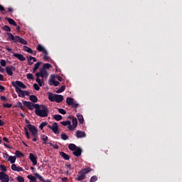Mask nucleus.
Instances as JSON below:
<instances>
[{
	"instance_id": "obj_19",
	"label": "nucleus",
	"mask_w": 182,
	"mask_h": 182,
	"mask_svg": "<svg viewBox=\"0 0 182 182\" xmlns=\"http://www.w3.org/2000/svg\"><path fill=\"white\" fill-rule=\"evenodd\" d=\"M48 100L50 102H55L56 95H53L52 92H48Z\"/></svg>"
},
{
	"instance_id": "obj_59",
	"label": "nucleus",
	"mask_w": 182,
	"mask_h": 182,
	"mask_svg": "<svg viewBox=\"0 0 182 182\" xmlns=\"http://www.w3.org/2000/svg\"><path fill=\"white\" fill-rule=\"evenodd\" d=\"M0 99H1V100H3L4 102H6V97H5V96H1Z\"/></svg>"
},
{
	"instance_id": "obj_7",
	"label": "nucleus",
	"mask_w": 182,
	"mask_h": 182,
	"mask_svg": "<svg viewBox=\"0 0 182 182\" xmlns=\"http://www.w3.org/2000/svg\"><path fill=\"white\" fill-rule=\"evenodd\" d=\"M48 129H50L55 133V134H59V127L58 123L54 122L52 126L48 125Z\"/></svg>"
},
{
	"instance_id": "obj_14",
	"label": "nucleus",
	"mask_w": 182,
	"mask_h": 182,
	"mask_svg": "<svg viewBox=\"0 0 182 182\" xmlns=\"http://www.w3.org/2000/svg\"><path fill=\"white\" fill-rule=\"evenodd\" d=\"M11 170H13V171H23V168L22 167L16 166L15 164L11 165Z\"/></svg>"
},
{
	"instance_id": "obj_64",
	"label": "nucleus",
	"mask_w": 182,
	"mask_h": 182,
	"mask_svg": "<svg viewBox=\"0 0 182 182\" xmlns=\"http://www.w3.org/2000/svg\"><path fill=\"white\" fill-rule=\"evenodd\" d=\"M63 182H68V178H62Z\"/></svg>"
},
{
	"instance_id": "obj_1",
	"label": "nucleus",
	"mask_w": 182,
	"mask_h": 182,
	"mask_svg": "<svg viewBox=\"0 0 182 182\" xmlns=\"http://www.w3.org/2000/svg\"><path fill=\"white\" fill-rule=\"evenodd\" d=\"M23 104L29 110H33L34 108L36 109L35 114L40 117H48V114H49V109L45 105H39L28 101H23Z\"/></svg>"
},
{
	"instance_id": "obj_61",
	"label": "nucleus",
	"mask_w": 182,
	"mask_h": 182,
	"mask_svg": "<svg viewBox=\"0 0 182 182\" xmlns=\"http://www.w3.org/2000/svg\"><path fill=\"white\" fill-rule=\"evenodd\" d=\"M5 90V87L0 85V92H4Z\"/></svg>"
},
{
	"instance_id": "obj_58",
	"label": "nucleus",
	"mask_w": 182,
	"mask_h": 182,
	"mask_svg": "<svg viewBox=\"0 0 182 182\" xmlns=\"http://www.w3.org/2000/svg\"><path fill=\"white\" fill-rule=\"evenodd\" d=\"M65 166L69 170H72V165L70 164H66Z\"/></svg>"
},
{
	"instance_id": "obj_60",
	"label": "nucleus",
	"mask_w": 182,
	"mask_h": 182,
	"mask_svg": "<svg viewBox=\"0 0 182 182\" xmlns=\"http://www.w3.org/2000/svg\"><path fill=\"white\" fill-rule=\"evenodd\" d=\"M27 59H28V62H31V60H33V57H32V56H28V57H27Z\"/></svg>"
},
{
	"instance_id": "obj_8",
	"label": "nucleus",
	"mask_w": 182,
	"mask_h": 182,
	"mask_svg": "<svg viewBox=\"0 0 182 182\" xmlns=\"http://www.w3.org/2000/svg\"><path fill=\"white\" fill-rule=\"evenodd\" d=\"M0 180L1 182H9V176L5 172H0Z\"/></svg>"
},
{
	"instance_id": "obj_45",
	"label": "nucleus",
	"mask_w": 182,
	"mask_h": 182,
	"mask_svg": "<svg viewBox=\"0 0 182 182\" xmlns=\"http://www.w3.org/2000/svg\"><path fill=\"white\" fill-rule=\"evenodd\" d=\"M58 112H59L61 114H66V111L62 108H58Z\"/></svg>"
},
{
	"instance_id": "obj_26",
	"label": "nucleus",
	"mask_w": 182,
	"mask_h": 182,
	"mask_svg": "<svg viewBox=\"0 0 182 182\" xmlns=\"http://www.w3.org/2000/svg\"><path fill=\"white\" fill-rule=\"evenodd\" d=\"M79 146H77L76 145H75V144H70L68 145V149L69 150H70L71 151H75L76 150L77 148H78Z\"/></svg>"
},
{
	"instance_id": "obj_16",
	"label": "nucleus",
	"mask_w": 182,
	"mask_h": 182,
	"mask_svg": "<svg viewBox=\"0 0 182 182\" xmlns=\"http://www.w3.org/2000/svg\"><path fill=\"white\" fill-rule=\"evenodd\" d=\"M5 19H6V21H8V22H9V23H10V25H13V26H18L15 20L11 18H9V17H6Z\"/></svg>"
},
{
	"instance_id": "obj_11",
	"label": "nucleus",
	"mask_w": 182,
	"mask_h": 182,
	"mask_svg": "<svg viewBox=\"0 0 182 182\" xmlns=\"http://www.w3.org/2000/svg\"><path fill=\"white\" fill-rule=\"evenodd\" d=\"M75 136L77 137V139H82L83 137H86V133H85V132L77 130L76 132Z\"/></svg>"
},
{
	"instance_id": "obj_52",
	"label": "nucleus",
	"mask_w": 182,
	"mask_h": 182,
	"mask_svg": "<svg viewBox=\"0 0 182 182\" xmlns=\"http://www.w3.org/2000/svg\"><path fill=\"white\" fill-rule=\"evenodd\" d=\"M1 65L3 66L4 68V66H6V61H5V60H1L0 61Z\"/></svg>"
},
{
	"instance_id": "obj_21",
	"label": "nucleus",
	"mask_w": 182,
	"mask_h": 182,
	"mask_svg": "<svg viewBox=\"0 0 182 182\" xmlns=\"http://www.w3.org/2000/svg\"><path fill=\"white\" fill-rule=\"evenodd\" d=\"M16 93H18L19 97H25V94L21 88H16Z\"/></svg>"
},
{
	"instance_id": "obj_48",
	"label": "nucleus",
	"mask_w": 182,
	"mask_h": 182,
	"mask_svg": "<svg viewBox=\"0 0 182 182\" xmlns=\"http://www.w3.org/2000/svg\"><path fill=\"white\" fill-rule=\"evenodd\" d=\"M48 144H50V147H53V149H59V145L58 144L53 145V144H52L51 142H49Z\"/></svg>"
},
{
	"instance_id": "obj_35",
	"label": "nucleus",
	"mask_w": 182,
	"mask_h": 182,
	"mask_svg": "<svg viewBox=\"0 0 182 182\" xmlns=\"http://www.w3.org/2000/svg\"><path fill=\"white\" fill-rule=\"evenodd\" d=\"M27 178H28V180H31V182H36V178L32 175H28L27 176Z\"/></svg>"
},
{
	"instance_id": "obj_62",
	"label": "nucleus",
	"mask_w": 182,
	"mask_h": 182,
	"mask_svg": "<svg viewBox=\"0 0 182 182\" xmlns=\"http://www.w3.org/2000/svg\"><path fill=\"white\" fill-rule=\"evenodd\" d=\"M3 140L6 142V143H9V139H8V138L6 137H4Z\"/></svg>"
},
{
	"instance_id": "obj_63",
	"label": "nucleus",
	"mask_w": 182,
	"mask_h": 182,
	"mask_svg": "<svg viewBox=\"0 0 182 182\" xmlns=\"http://www.w3.org/2000/svg\"><path fill=\"white\" fill-rule=\"evenodd\" d=\"M24 92V96H29V91H23Z\"/></svg>"
},
{
	"instance_id": "obj_57",
	"label": "nucleus",
	"mask_w": 182,
	"mask_h": 182,
	"mask_svg": "<svg viewBox=\"0 0 182 182\" xmlns=\"http://www.w3.org/2000/svg\"><path fill=\"white\" fill-rule=\"evenodd\" d=\"M55 77L59 80V82H62V80H63V78L60 75H57Z\"/></svg>"
},
{
	"instance_id": "obj_32",
	"label": "nucleus",
	"mask_w": 182,
	"mask_h": 182,
	"mask_svg": "<svg viewBox=\"0 0 182 182\" xmlns=\"http://www.w3.org/2000/svg\"><path fill=\"white\" fill-rule=\"evenodd\" d=\"M53 119L56 120L57 122H59L60 120H62L63 117L60 114H55L53 116Z\"/></svg>"
},
{
	"instance_id": "obj_15",
	"label": "nucleus",
	"mask_w": 182,
	"mask_h": 182,
	"mask_svg": "<svg viewBox=\"0 0 182 182\" xmlns=\"http://www.w3.org/2000/svg\"><path fill=\"white\" fill-rule=\"evenodd\" d=\"M37 50L38 52H42L43 53H46L48 51L46 49H45V47H43L42 45L38 44L37 46Z\"/></svg>"
},
{
	"instance_id": "obj_24",
	"label": "nucleus",
	"mask_w": 182,
	"mask_h": 182,
	"mask_svg": "<svg viewBox=\"0 0 182 182\" xmlns=\"http://www.w3.org/2000/svg\"><path fill=\"white\" fill-rule=\"evenodd\" d=\"M31 136L33 137V139H32L33 141H38V139H39V135L38 134V132H33L31 134Z\"/></svg>"
},
{
	"instance_id": "obj_29",
	"label": "nucleus",
	"mask_w": 182,
	"mask_h": 182,
	"mask_svg": "<svg viewBox=\"0 0 182 182\" xmlns=\"http://www.w3.org/2000/svg\"><path fill=\"white\" fill-rule=\"evenodd\" d=\"M29 100L31 102H33V103H36L38 102V97H36V95H30Z\"/></svg>"
},
{
	"instance_id": "obj_17",
	"label": "nucleus",
	"mask_w": 182,
	"mask_h": 182,
	"mask_svg": "<svg viewBox=\"0 0 182 182\" xmlns=\"http://www.w3.org/2000/svg\"><path fill=\"white\" fill-rule=\"evenodd\" d=\"M34 176L36 177H37V178H38L40 180V181H43V182H51L50 180L48 179L46 181H45V179H43V177H42V176H41L39 173H34Z\"/></svg>"
},
{
	"instance_id": "obj_51",
	"label": "nucleus",
	"mask_w": 182,
	"mask_h": 182,
	"mask_svg": "<svg viewBox=\"0 0 182 182\" xmlns=\"http://www.w3.org/2000/svg\"><path fill=\"white\" fill-rule=\"evenodd\" d=\"M3 107H6L7 109H10V107H12V104H9V103L4 104Z\"/></svg>"
},
{
	"instance_id": "obj_43",
	"label": "nucleus",
	"mask_w": 182,
	"mask_h": 182,
	"mask_svg": "<svg viewBox=\"0 0 182 182\" xmlns=\"http://www.w3.org/2000/svg\"><path fill=\"white\" fill-rule=\"evenodd\" d=\"M4 31H6V32H11V27L6 25L3 27Z\"/></svg>"
},
{
	"instance_id": "obj_39",
	"label": "nucleus",
	"mask_w": 182,
	"mask_h": 182,
	"mask_svg": "<svg viewBox=\"0 0 182 182\" xmlns=\"http://www.w3.org/2000/svg\"><path fill=\"white\" fill-rule=\"evenodd\" d=\"M61 139L62 140H68L69 139V136L66 134V133L61 134Z\"/></svg>"
},
{
	"instance_id": "obj_36",
	"label": "nucleus",
	"mask_w": 182,
	"mask_h": 182,
	"mask_svg": "<svg viewBox=\"0 0 182 182\" xmlns=\"http://www.w3.org/2000/svg\"><path fill=\"white\" fill-rule=\"evenodd\" d=\"M14 107H20L21 110H25V108L23 107V105H22V102H17V105H15Z\"/></svg>"
},
{
	"instance_id": "obj_37",
	"label": "nucleus",
	"mask_w": 182,
	"mask_h": 182,
	"mask_svg": "<svg viewBox=\"0 0 182 182\" xmlns=\"http://www.w3.org/2000/svg\"><path fill=\"white\" fill-rule=\"evenodd\" d=\"M15 154H16V157H23V153L22 152H21V151H16V152H15Z\"/></svg>"
},
{
	"instance_id": "obj_50",
	"label": "nucleus",
	"mask_w": 182,
	"mask_h": 182,
	"mask_svg": "<svg viewBox=\"0 0 182 182\" xmlns=\"http://www.w3.org/2000/svg\"><path fill=\"white\" fill-rule=\"evenodd\" d=\"M0 169H1V171H3V173H4V171H6V166H5V165L1 164V165H0Z\"/></svg>"
},
{
	"instance_id": "obj_10",
	"label": "nucleus",
	"mask_w": 182,
	"mask_h": 182,
	"mask_svg": "<svg viewBox=\"0 0 182 182\" xmlns=\"http://www.w3.org/2000/svg\"><path fill=\"white\" fill-rule=\"evenodd\" d=\"M29 159L31 163H33V166H36V164H38V157L35 156L33 154L31 153L29 154Z\"/></svg>"
},
{
	"instance_id": "obj_31",
	"label": "nucleus",
	"mask_w": 182,
	"mask_h": 182,
	"mask_svg": "<svg viewBox=\"0 0 182 182\" xmlns=\"http://www.w3.org/2000/svg\"><path fill=\"white\" fill-rule=\"evenodd\" d=\"M23 49L25 50V52H28V53H33V50H32L31 48L24 46H23Z\"/></svg>"
},
{
	"instance_id": "obj_2",
	"label": "nucleus",
	"mask_w": 182,
	"mask_h": 182,
	"mask_svg": "<svg viewBox=\"0 0 182 182\" xmlns=\"http://www.w3.org/2000/svg\"><path fill=\"white\" fill-rule=\"evenodd\" d=\"M8 39L9 41H13L14 43H21L22 45H28V41L22 38L21 36H14L12 33H7Z\"/></svg>"
},
{
	"instance_id": "obj_46",
	"label": "nucleus",
	"mask_w": 182,
	"mask_h": 182,
	"mask_svg": "<svg viewBox=\"0 0 182 182\" xmlns=\"http://www.w3.org/2000/svg\"><path fill=\"white\" fill-rule=\"evenodd\" d=\"M36 81L38 82V85L42 87V81H41V79H39V77L36 76Z\"/></svg>"
},
{
	"instance_id": "obj_33",
	"label": "nucleus",
	"mask_w": 182,
	"mask_h": 182,
	"mask_svg": "<svg viewBox=\"0 0 182 182\" xmlns=\"http://www.w3.org/2000/svg\"><path fill=\"white\" fill-rule=\"evenodd\" d=\"M72 123L74 128L77 127V119H76V117L73 118Z\"/></svg>"
},
{
	"instance_id": "obj_41",
	"label": "nucleus",
	"mask_w": 182,
	"mask_h": 182,
	"mask_svg": "<svg viewBox=\"0 0 182 182\" xmlns=\"http://www.w3.org/2000/svg\"><path fill=\"white\" fill-rule=\"evenodd\" d=\"M60 124L63 126H69V124H71V122L70 121H63V122H61Z\"/></svg>"
},
{
	"instance_id": "obj_49",
	"label": "nucleus",
	"mask_w": 182,
	"mask_h": 182,
	"mask_svg": "<svg viewBox=\"0 0 182 182\" xmlns=\"http://www.w3.org/2000/svg\"><path fill=\"white\" fill-rule=\"evenodd\" d=\"M43 54H44V55H43V59H44L45 60H49V59H50V58H49V57L48 56V51L46 52V53H44Z\"/></svg>"
},
{
	"instance_id": "obj_54",
	"label": "nucleus",
	"mask_w": 182,
	"mask_h": 182,
	"mask_svg": "<svg viewBox=\"0 0 182 182\" xmlns=\"http://www.w3.org/2000/svg\"><path fill=\"white\" fill-rule=\"evenodd\" d=\"M33 88L35 89V90H39V89H41V87H39V85L36 83L33 84Z\"/></svg>"
},
{
	"instance_id": "obj_34",
	"label": "nucleus",
	"mask_w": 182,
	"mask_h": 182,
	"mask_svg": "<svg viewBox=\"0 0 182 182\" xmlns=\"http://www.w3.org/2000/svg\"><path fill=\"white\" fill-rule=\"evenodd\" d=\"M65 89L66 87L65 85H62L57 91L56 93H62V92H65Z\"/></svg>"
},
{
	"instance_id": "obj_22",
	"label": "nucleus",
	"mask_w": 182,
	"mask_h": 182,
	"mask_svg": "<svg viewBox=\"0 0 182 182\" xmlns=\"http://www.w3.org/2000/svg\"><path fill=\"white\" fill-rule=\"evenodd\" d=\"M60 155L63 159H64V160H70V156L63 151L60 152Z\"/></svg>"
},
{
	"instance_id": "obj_18",
	"label": "nucleus",
	"mask_w": 182,
	"mask_h": 182,
	"mask_svg": "<svg viewBox=\"0 0 182 182\" xmlns=\"http://www.w3.org/2000/svg\"><path fill=\"white\" fill-rule=\"evenodd\" d=\"M41 139L43 141V144H48V140H49V138L46 134H41Z\"/></svg>"
},
{
	"instance_id": "obj_5",
	"label": "nucleus",
	"mask_w": 182,
	"mask_h": 182,
	"mask_svg": "<svg viewBox=\"0 0 182 182\" xmlns=\"http://www.w3.org/2000/svg\"><path fill=\"white\" fill-rule=\"evenodd\" d=\"M90 171H92V169L89 167L82 169L78 172L75 180H77V181H82V180H85L86 178V174H87V173H90Z\"/></svg>"
},
{
	"instance_id": "obj_25",
	"label": "nucleus",
	"mask_w": 182,
	"mask_h": 182,
	"mask_svg": "<svg viewBox=\"0 0 182 182\" xmlns=\"http://www.w3.org/2000/svg\"><path fill=\"white\" fill-rule=\"evenodd\" d=\"M41 65H42V62H37L35 65H34V68L33 70V73H35L38 69H39V66H41Z\"/></svg>"
},
{
	"instance_id": "obj_47",
	"label": "nucleus",
	"mask_w": 182,
	"mask_h": 182,
	"mask_svg": "<svg viewBox=\"0 0 182 182\" xmlns=\"http://www.w3.org/2000/svg\"><path fill=\"white\" fill-rule=\"evenodd\" d=\"M0 11L3 14H6V10H5V8H4V6L0 4Z\"/></svg>"
},
{
	"instance_id": "obj_53",
	"label": "nucleus",
	"mask_w": 182,
	"mask_h": 182,
	"mask_svg": "<svg viewBox=\"0 0 182 182\" xmlns=\"http://www.w3.org/2000/svg\"><path fill=\"white\" fill-rule=\"evenodd\" d=\"M3 157L5 160H8V159H9V155L7 153H3Z\"/></svg>"
},
{
	"instance_id": "obj_38",
	"label": "nucleus",
	"mask_w": 182,
	"mask_h": 182,
	"mask_svg": "<svg viewBox=\"0 0 182 182\" xmlns=\"http://www.w3.org/2000/svg\"><path fill=\"white\" fill-rule=\"evenodd\" d=\"M47 124H48V122H43L40 124L39 129H40L41 130H43V128H44L45 126H46Z\"/></svg>"
},
{
	"instance_id": "obj_20",
	"label": "nucleus",
	"mask_w": 182,
	"mask_h": 182,
	"mask_svg": "<svg viewBox=\"0 0 182 182\" xmlns=\"http://www.w3.org/2000/svg\"><path fill=\"white\" fill-rule=\"evenodd\" d=\"M55 102L56 103H61V102H63V96L60 95H56Z\"/></svg>"
},
{
	"instance_id": "obj_30",
	"label": "nucleus",
	"mask_w": 182,
	"mask_h": 182,
	"mask_svg": "<svg viewBox=\"0 0 182 182\" xmlns=\"http://www.w3.org/2000/svg\"><path fill=\"white\" fill-rule=\"evenodd\" d=\"M74 100L72 97H67L66 103L68 106H72L73 105Z\"/></svg>"
},
{
	"instance_id": "obj_27",
	"label": "nucleus",
	"mask_w": 182,
	"mask_h": 182,
	"mask_svg": "<svg viewBox=\"0 0 182 182\" xmlns=\"http://www.w3.org/2000/svg\"><path fill=\"white\" fill-rule=\"evenodd\" d=\"M48 84L50 85V86H59V82L58 81H55L53 80H50L48 81Z\"/></svg>"
},
{
	"instance_id": "obj_23",
	"label": "nucleus",
	"mask_w": 182,
	"mask_h": 182,
	"mask_svg": "<svg viewBox=\"0 0 182 182\" xmlns=\"http://www.w3.org/2000/svg\"><path fill=\"white\" fill-rule=\"evenodd\" d=\"M77 117L78 119V122L80 124H83L85 119H83V115L80 114H77Z\"/></svg>"
},
{
	"instance_id": "obj_55",
	"label": "nucleus",
	"mask_w": 182,
	"mask_h": 182,
	"mask_svg": "<svg viewBox=\"0 0 182 182\" xmlns=\"http://www.w3.org/2000/svg\"><path fill=\"white\" fill-rule=\"evenodd\" d=\"M73 106V107H74L75 109H76L77 107H79V104L75 102V101L73 102V105H71Z\"/></svg>"
},
{
	"instance_id": "obj_4",
	"label": "nucleus",
	"mask_w": 182,
	"mask_h": 182,
	"mask_svg": "<svg viewBox=\"0 0 182 182\" xmlns=\"http://www.w3.org/2000/svg\"><path fill=\"white\" fill-rule=\"evenodd\" d=\"M29 131H28V130ZM24 132H25V135L26 136L27 139H31V135L29 134V132L30 133H36V132H39L38 130V128L36 127H35V125L33 124H27V127H24Z\"/></svg>"
},
{
	"instance_id": "obj_42",
	"label": "nucleus",
	"mask_w": 182,
	"mask_h": 182,
	"mask_svg": "<svg viewBox=\"0 0 182 182\" xmlns=\"http://www.w3.org/2000/svg\"><path fill=\"white\" fill-rule=\"evenodd\" d=\"M26 77L28 80H33V75H32V73H28Z\"/></svg>"
},
{
	"instance_id": "obj_28",
	"label": "nucleus",
	"mask_w": 182,
	"mask_h": 182,
	"mask_svg": "<svg viewBox=\"0 0 182 182\" xmlns=\"http://www.w3.org/2000/svg\"><path fill=\"white\" fill-rule=\"evenodd\" d=\"M8 161H10L11 164H14L16 161V156H9Z\"/></svg>"
},
{
	"instance_id": "obj_40",
	"label": "nucleus",
	"mask_w": 182,
	"mask_h": 182,
	"mask_svg": "<svg viewBox=\"0 0 182 182\" xmlns=\"http://www.w3.org/2000/svg\"><path fill=\"white\" fill-rule=\"evenodd\" d=\"M16 180L18 182H25V178H23V177L21 176H17Z\"/></svg>"
},
{
	"instance_id": "obj_12",
	"label": "nucleus",
	"mask_w": 182,
	"mask_h": 182,
	"mask_svg": "<svg viewBox=\"0 0 182 182\" xmlns=\"http://www.w3.org/2000/svg\"><path fill=\"white\" fill-rule=\"evenodd\" d=\"M73 154L75 156V157H80L82 156V149L80 147H77L73 152Z\"/></svg>"
},
{
	"instance_id": "obj_44",
	"label": "nucleus",
	"mask_w": 182,
	"mask_h": 182,
	"mask_svg": "<svg viewBox=\"0 0 182 182\" xmlns=\"http://www.w3.org/2000/svg\"><path fill=\"white\" fill-rule=\"evenodd\" d=\"M95 181H97V176H92L90 178V182H95Z\"/></svg>"
},
{
	"instance_id": "obj_9",
	"label": "nucleus",
	"mask_w": 182,
	"mask_h": 182,
	"mask_svg": "<svg viewBox=\"0 0 182 182\" xmlns=\"http://www.w3.org/2000/svg\"><path fill=\"white\" fill-rule=\"evenodd\" d=\"M16 70V68L14 67V65L6 66V72L9 76H12L14 75V72Z\"/></svg>"
},
{
	"instance_id": "obj_56",
	"label": "nucleus",
	"mask_w": 182,
	"mask_h": 182,
	"mask_svg": "<svg viewBox=\"0 0 182 182\" xmlns=\"http://www.w3.org/2000/svg\"><path fill=\"white\" fill-rule=\"evenodd\" d=\"M68 129H69V130H74L75 127L72 126L71 124H68Z\"/></svg>"
},
{
	"instance_id": "obj_13",
	"label": "nucleus",
	"mask_w": 182,
	"mask_h": 182,
	"mask_svg": "<svg viewBox=\"0 0 182 182\" xmlns=\"http://www.w3.org/2000/svg\"><path fill=\"white\" fill-rule=\"evenodd\" d=\"M14 56L15 58H17V59H18V60H21V62H24V60H26V58L22 54L14 53Z\"/></svg>"
},
{
	"instance_id": "obj_6",
	"label": "nucleus",
	"mask_w": 182,
	"mask_h": 182,
	"mask_svg": "<svg viewBox=\"0 0 182 182\" xmlns=\"http://www.w3.org/2000/svg\"><path fill=\"white\" fill-rule=\"evenodd\" d=\"M11 83L14 87H15L16 90V89H19V87L21 89H26V85H25V84L21 81L12 82Z\"/></svg>"
},
{
	"instance_id": "obj_3",
	"label": "nucleus",
	"mask_w": 182,
	"mask_h": 182,
	"mask_svg": "<svg viewBox=\"0 0 182 182\" xmlns=\"http://www.w3.org/2000/svg\"><path fill=\"white\" fill-rule=\"evenodd\" d=\"M50 68H52V65L49 63L43 64V68L40 69V71L36 73V76L38 77H48V74L46 69H50Z\"/></svg>"
}]
</instances>
